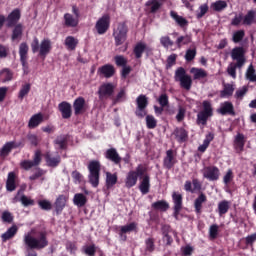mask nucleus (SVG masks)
I'll list each match as a JSON object with an SVG mask.
<instances>
[{
  "label": "nucleus",
  "mask_w": 256,
  "mask_h": 256,
  "mask_svg": "<svg viewBox=\"0 0 256 256\" xmlns=\"http://www.w3.org/2000/svg\"><path fill=\"white\" fill-rule=\"evenodd\" d=\"M158 103L162 107V111H164V107L169 105V97L167 93H161V95L158 97Z\"/></svg>",
  "instance_id": "nucleus-60"
},
{
  "label": "nucleus",
  "mask_w": 256,
  "mask_h": 256,
  "mask_svg": "<svg viewBox=\"0 0 256 256\" xmlns=\"http://www.w3.org/2000/svg\"><path fill=\"white\" fill-rule=\"evenodd\" d=\"M217 112L221 115H236L235 106L232 101H224L218 107Z\"/></svg>",
  "instance_id": "nucleus-14"
},
{
  "label": "nucleus",
  "mask_w": 256,
  "mask_h": 256,
  "mask_svg": "<svg viewBox=\"0 0 256 256\" xmlns=\"http://www.w3.org/2000/svg\"><path fill=\"white\" fill-rule=\"evenodd\" d=\"M25 256H38L36 249H45L49 245L47 231H37L35 235L32 233H25Z\"/></svg>",
  "instance_id": "nucleus-1"
},
{
  "label": "nucleus",
  "mask_w": 256,
  "mask_h": 256,
  "mask_svg": "<svg viewBox=\"0 0 256 256\" xmlns=\"http://www.w3.org/2000/svg\"><path fill=\"white\" fill-rule=\"evenodd\" d=\"M151 187L150 175L148 173L143 174L142 180L140 181V191L143 194L149 193Z\"/></svg>",
  "instance_id": "nucleus-26"
},
{
  "label": "nucleus",
  "mask_w": 256,
  "mask_h": 256,
  "mask_svg": "<svg viewBox=\"0 0 256 256\" xmlns=\"http://www.w3.org/2000/svg\"><path fill=\"white\" fill-rule=\"evenodd\" d=\"M78 43V39H76V37H73L72 35H68V37L65 38V46L69 51H75Z\"/></svg>",
  "instance_id": "nucleus-40"
},
{
  "label": "nucleus",
  "mask_w": 256,
  "mask_h": 256,
  "mask_svg": "<svg viewBox=\"0 0 256 256\" xmlns=\"http://www.w3.org/2000/svg\"><path fill=\"white\" fill-rule=\"evenodd\" d=\"M58 109L61 112L63 119H70V117H72V105L69 101H61L58 105Z\"/></svg>",
  "instance_id": "nucleus-19"
},
{
  "label": "nucleus",
  "mask_w": 256,
  "mask_h": 256,
  "mask_svg": "<svg viewBox=\"0 0 256 256\" xmlns=\"http://www.w3.org/2000/svg\"><path fill=\"white\" fill-rule=\"evenodd\" d=\"M115 73L116 69L111 63H106L105 65L98 67V74L102 75L103 77L110 78L113 77Z\"/></svg>",
  "instance_id": "nucleus-18"
},
{
  "label": "nucleus",
  "mask_w": 256,
  "mask_h": 256,
  "mask_svg": "<svg viewBox=\"0 0 256 256\" xmlns=\"http://www.w3.org/2000/svg\"><path fill=\"white\" fill-rule=\"evenodd\" d=\"M22 33H23V27L21 23H16L12 31V40L15 41L16 39H19V37H22Z\"/></svg>",
  "instance_id": "nucleus-50"
},
{
  "label": "nucleus",
  "mask_w": 256,
  "mask_h": 256,
  "mask_svg": "<svg viewBox=\"0 0 256 256\" xmlns=\"http://www.w3.org/2000/svg\"><path fill=\"white\" fill-rule=\"evenodd\" d=\"M110 23H111V17L109 14H105L102 15V17H100L98 19V21H96V31L98 32L99 35H104L105 33H107L108 29L110 28Z\"/></svg>",
  "instance_id": "nucleus-11"
},
{
  "label": "nucleus",
  "mask_w": 256,
  "mask_h": 256,
  "mask_svg": "<svg viewBox=\"0 0 256 256\" xmlns=\"http://www.w3.org/2000/svg\"><path fill=\"white\" fill-rule=\"evenodd\" d=\"M17 231H18L17 225H12L7 229V231L2 233L1 235L2 241H8L12 237H15V235L17 234Z\"/></svg>",
  "instance_id": "nucleus-36"
},
{
  "label": "nucleus",
  "mask_w": 256,
  "mask_h": 256,
  "mask_svg": "<svg viewBox=\"0 0 256 256\" xmlns=\"http://www.w3.org/2000/svg\"><path fill=\"white\" fill-rule=\"evenodd\" d=\"M54 145L58 147V149H67L68 147V135L62 134L58 135L56 139H54Z\"/></svg>",
  "instance_id": "nucleus-31"
},
{
  "label": "nucleus",
  "mask_w": 256,
  "mask_h": 256,
  "mask_svg": "<svg viewBox=\"0 0 256 256\" xmlns=\"http://www.w3.org/2000/svg\"><path fill=\"white\" fill-rule=\"evenodd\" d=\"M175 81H179L180 86L187 91H190L193 85V79L185 69V67H178L174 74Z\"/></svg>",
  "instance_id": "nucleus-3"
},
{
  "label": "nucleus",
  "mask_w": 256,
  "mask_h": 256,
  "mask_svg": "<svg viewBox=\"0 0 256 256\" xmlns=\"http://www.w3.org/2000/svg\"><path fill=\"white\" fill-rule=\"evenodd\" d=\"M218 234H219V225H217V223H213L212 225H210V228H209V236L211 239H216Z\"/></svg>",
  "instance_id": "nucleus-62"
},
{
  "label": "nucleus",
  "mask_w": 256,
  "mask_h": 256,
  "mask_svg": "<svg viewBox=\"0 0 256 256\" xmlns=\"http://www.w3.org/2000/svg\"><path fill=\"white\" fill-rule=\"evenodd\" d=\"M172 201L174 203L173 205V217L175 219H179V215L183 209V195L182 193H178L177 191H174L172 193Z\"/></svg>",
  "instance_id": "nucleus-10"
},
{
  "label": "nucleus",
  "mask_w": 256,
  "mask_h": 256,
  "mask_svg": "<svg viewBox=\"0 0 256 256\" xmlns=\"http://www.w3.org/2000/svg\"><path fill=\"white\" fill-rule=\"evenodd\" d=\"M234 143L236 148L240 149V151H243L246 143L245 135L243 133H237L234 139Z\"/></svg>",
  "instance_id": "nucleus-43"
},
{
  "label": "nucleus",
  "mask_w": 256,
  "mask_h": 256,
  "mask_svg": "<svg viewBox=\"0 0 256 256\" xmlns=\"http://www.w3.org/2000/svg\"><path fill=\"white\" fill-rule=\"evenodd\" d=\"M212 8L214 11H223V9L227 8V1H215V3H212Z\"/></svg>",
  "instance_id": "nucleus-61"
},
{
  "label": "nucleus",
  "mask_w": 256,
  "mask_h": 256,
  "mask_svg": "<svg viewBox=\"0 0 256 256\" xmlns=\"http://www.w3.org/2000/svg\"><path fill=\"white\" fill-rule=\"evenodd\" d=\"M235 91V87L232 83H224L222 91H220V97H231Z\"/></svg>",
  "instance_id": "nucleus-38"
},
{
  "label": "nucleus",
  "mask_w": 256,
  "mask_h": 256,
  "mask_svg": "<svg viewBox=\"0 0 256 256\" xmlns=\"http://www.w3.org/2000/svg\"><path fill=\"white\" fill-rule=\"evenodd\" d=\"M256 22V11L255 9H250L244 17H242V25L251 26Z\"/></svg>",
  "instance_id": "nucleus-27"
},
{
  "label": "nucleus",
  "mask_w": 256,
  "mask_h": 256,
  "mask_svg": "<svg viewBox=\"0 0 256 256\" xmlns=\"http://www.w3.org/2000/svg\"><path fill=\"white\" fill-rule=\"evenodd\" d=\"M105 157L106 159L112 161L115 165H119L121 167L122 157L115 147H110V149H106Z\"/></svg>",
  "instance_id": "nucleus-16"
},
{
  "label": "nucleus",
  "mask_w": 256,
  "mask_h": 256,
  "mask_svg": "<svg viewBox=\"0 0 256 256\" xmlns=\"http://www.w3.org/2000/svg\"><path fill=\"white\" fill-rule=\"evenodd\" d=\"M170 207V203L166 199H159L152 203V208L157 211H167Z\"/></svg>",
  "instance_id": "nucleus-34"
},
{
  "label": "nucleus",
  "mask_w": 256,
  "mask_h": 256,
  "mask_svg": "<svg viewBox=\"0 0 256 256\" xmlns=\"http://www.w3.org/2000/svg\"><path fill=\"white\" fill-rule=\"evenodd\" d=\"M73 201L75 205L83 207L84 205H86L88 199L84 193H75Z\"/></svg>",
  "instance_id": "nucleus-44"
},
{
  "label": "nucleus",
  "mask_w": 256,
  "mask_h": 256,
  "mask_svg": "<svg viewBox=\"0 0 256 256\" xmlns=\"http://www.w3.org/2000/svg\"><path fill=\"white\" fill-rule=\"evenodd\" d=\"M38 205L45 211H50L52 209V203L49 199H39Z\"/></svg>",
  "instance_id": "nucleus-55"
},
{
  "label": "nucleus",
  "mask_w": 256,
  "mask_h": 256,
  "mask_svg": "<svg viewBox=\"0 0 256 256\" xmlns=\"http://www.w3.org/2000/svg\"><path fill=\"white\" fill-rule=\"evenodd\" d=\"M192 42V37L191 35H181L180 37H178L176 39V45L179 49H181V47L183 45H189V43Z\"/></svg>",
  "instance_id": "nucleus-46"
},
{
  "label": "nucleus",
  "mask_w": 256,
  "mask_h": 256,
  "mask_svg": "<svg viewBox=\"0 0 256 256\" xmlns=\"http://www.w3.org/2000/svg\"><path fill=\"white\" fill-rule=\"evenodd\" d=\"M127 99V91L125 88L120 89L116 96L112 97V103L113 105H117V103H122L123 101H126Z\"/></svg>",
  "instance_id": "nucleus-39"
},
{
  "label": "nucleus",
  "mask_w": 256,
  "mask_h": 256,
  "mask_svg": "<svg viewBox=\"0 0 256 256\" xmlns=\"http://www.w3.org/2000/svg\"><path fill=\"white\" fill-rule=\"evenodd\" d=\"M246 78L249 79V81L256 82V69L251 63L246 71Z\"/></svg>",
  "instance_id": "nucleus-49"
},
{
  "label": "nucleus",
  "mask_w": 256,
  "mask_h": 256,
  "mask_svg": "<svg viewBox=\"0 0 256 256\" xmlns=\"http://www.w3.org/2000/svg\"><path fill=\"white\" fill-rule=\"evenodd\" d=\"M97 246L96 244H90V246H83L82 251L88 256L96 255Z\"/></svg>",
  "instance_id": "nucleus-54"
},
{
  "label": "nucleus",
  "mask_w": 256,
  "mask_h": 256,
  "mask_svg": "<svg viewBox=\"0 0 256 256\" xmlns=\"http://www.w3.org/2000/svg\"><path fill=\"white\" fill-rule=\"evenodd\" d=\"M41 161H42V153L38 149L37 151H35L33 155V160L23 159L22 161H20V167L22 169H25V171H29V169H32V167L40 165Z\"/></svg>",
  "instance_id": "nucleus-8"
},
{
  "label": "nucleus",
  "mask_w": 256,
  "mask_h": 256,
  "mask_svg": "<svg viewBox=\"0 0 256 256\" xmlns=\"http://www.w3.org/2000/svg\"><path fill=\"white\" fill-rule=\"evenodd\" d=\"M31 91V83H25L19 90V99H24L26 95Z\"/></svg>",
  "instance_id": "nucleus-56"
},
{
  "label": "nucleus",
  "mask_w": 256,
  "mask_h": 256,
  "mask_svg": "<svg viewBox=\"0 0 256 256\" xmlns=\"http://www.w3.org/2000/svg\"><path fill=\"white\" fill-rule=\"evenodd\" d=\"M19 143H15V141H7V143H5L0 151V157H7L9 155V153H11V151L15 148V147H19Z\"/></svg>",
  "instance_id": "nucleus-25"
},
{
  "label": "nucleus",
  "mask_w": 256,
  "mask_h": 256,
  "mask_svg": "<svg viewBox=\"0 0 256 256\" xmlns=\"http://www.w3.org/2000/svg\"><path fill=\"white\" fill-rule=\"evenodd\" d=\"M89 173V182L92 187H98L100 181V171H101V163L97 160L90 161L88 165Z\"/></svg>",
  "instance_id": "nucleus-5"
},
{
  "label": "nucleus",
  "mask_w": 256,
  "mask_h": 256,
  "mask_svg": "<svg viewBox=\"0 0 256 256\" xmlns=\"http://www.w3.org/2000/svg\"><path fill=\"white\" fill-rule=\"evenodd\" d=\"M143 53H145V43L139 41L134 46V55L136 59H141Z\"/></svg>",
  "instance_id": "nucleus-47"
},
{
  "label": "nucleus",
  "mask_w": 256,
  "mask_h": 256,
  "mask_svg": "<svg viewBox=\"0 0 256 256\" xmlns=\"http://www.w3.org/2000/svg\"><path fill=\"white\" fill-rule=\"evenodd\" d=\"M29 45L26 42L20 43L19 45V55H20V61L23 65L25 63V60L28 59L29 55Z\"/></svg>",
  "instance_id": "nucleus-33"
},
{
  "label": "nucleus",
  "mask_w": 256,
  "mask_h": 256,
  "mask_svg": "<svg viewBox=\"0 0 256 256\" xmlns=\"http://www.w3.org/2000/svg\"><path fill=\"white\" fill-rule=\"evenodd\" d=\"M190 73L193 74V79H205L208 77V72L206 69L200 68V67H191Z\"/></svg>",
  "instance_id": "nucleus-30"
},
{
  "label": "nucleus",
  "mask_w": 256,
  "mask_h": 256,
  "mask_svg": "<svg viewBox=\"0 0 256 256\" xmlns=\"http://www.w3.org/2000/svg\"><path fill=\"white\" fill-rule=\"evenodd\" d=\"M137 229V223L136 221H132L130 223H127L126 225H122L120 227V235H123L124 233H130L131 231H135Z\"/></svg>",
  "instance_id": "nucleus-45"
},
{
  "label": "nucleus",
  "mask_w": 256,
  "mask_h": 256,
  "mask_svg": "<svg viewBox=\"0 0 256 256\" xmlns=\"http://www.w3.org/2000/svg\"><path fill=\"white\" fill-rule=\"evenodd\" d=\"M31 49L33 53L39 51V56L45 58L52 50V41L51 39H43L41 43H39L38 37H34L31 43Z\"/></svg>",
  "instance_id": "nucleus-2"
},
{
  "label": "nucleus",
  "mask_w": 256,
  "mask_h": 256,
  "mask_svg": "<svg viewBox=\"0 0 256 256\" xmlns=\"http://www.w3.org/2000/svg\"><path fill=\"white\" fill-rule=\"evenodd\" d=\"M75 115H81L86 111V99L85 97H77L73 103Z\"/></svg>",
  "instance_id": "nucleus-20"
},
{
  "label": "nucleus",
  "mask_w": 256,
  "mask_h": 256,
  "mask_svg": "<svg viewBox=\"0 0 256 256\" xmlns=\"http://www.w3.org/2000/svg\"><path fill=\"white\" fill-rule=\"evenodd\" d=\"M45 159L49 167H57L59 163H61L60 155H56V157H52L51 153H46Z\"/></svg>",
  "instance_id": "nucleus-35"
},
{
  "label": "nucleus",
  "mask_w": 256,
  "mask_h": 256,
  "mask_svg": "<svg viewBox=\"0 0 256 256\" xmlns=\"http://www.w3.org/2000/svg\"><path fill=\"white\" fill-rule=\"evenodd\" d=\"M170 17L174 19V21L180 26V27H187L189 25L188 19L183 17L182 15H179L177 11H170Z\"/></svg>",
  "instance_id": "nucleus-29"
},
{
  "label": "nucleus",
  "mask_w": 256,
  "mask_h": 256,
  "mask_svg": "<svg viewBox=\"0 0 256 256\" xmlns=\"http://www.w3.org/2000/svg\"><path fill=\"white\" fill-rule=\"evenodd\" d=\"M177 163L176 155L174 149H167L166 155L163 158V167L165 169H172Z\"/></svg>",
  "instance_id": "nucleus-13"
},
{
  "label": "nucleus",
  "mask_w": 256,
  "mask_h": 256,
  "mask_svg": "<svg viewBox=\"0 0 256 256\" xmlns=\"http://www.w3.org/2000/svg\"><path fill=\"white\" fill-rule=\"evenodd\" d=\"M208 201V197L206 193L201 192L199 193L198 197H196L194 201V206H195V212L198 214H201L203 211V203H206Z\"/></svg>",
  "instance_id": "nucleus-21"
},
{
  "label": "nucleus",
  "mask_w": 256,
  "mask_h": 256,
  "mask_svg": "<svg viewBox=\"0 0 256 256\" xmlns=\"http://www.w3.org/2000/svg\"><path fill=\"white\" fill-rule=\"evenodd\" d=\"M137 185V169L128 171L125 179V186L128 188Z\"/></svg>",
  "instance_id": "nucleus-23"
},
{
  "label": "nucleus",
  "mask_w": 256,
  "mask_h": 256,
  "mask_svg": "<svg viewBox=\"0 0 256 256\" xmlns=\"http://www.w3.org/2000/svg\"><path fill=\"white\" fill-rule=\"evenodd\" d=\"M235 175L233 173V169H228L223 177V182L225 183V185H229V183H231V181H233Z\"/></svg>",
  "instance_id": "nucleus-64"
},
{
  "label": "nucleus",
  "mask_w": 256,
  "mask_h": 256,
  "mask_svg": "<svg viewBox=\"0 0 256 256\" xmlns=\"http://www.w3.org/2000/svg\"><path fill=\"white\" fill-rule=\"evenodd\" d=\"M146 7H150V13H157L162 7L160 0H149L145 3Z\"/></svg>",
  "instance_id": "nucleus-42"
},
{
  "label": "nucleus",
  "mask_w": 256,
  "mask_h": 256,
  "mask_svg": "<svg viewBox=\"0 0 256 256\" xmlns=\"http://www.w3.org/2000/svg\"><path fill=\"white\" fill-rule=\"evenodd\" d=\"M64 23L66 27H76L77 19H74V15H72V13H65Z\"/></svg>",
  "instance_id": "nucleus-48"
},
{
  "label": "nucleus",
  "mask_w": 256,
  "mask_h": 256,
  "mask_svg": "<svg viewBox=\"0 0 256 256\" xmlns=\"http://www.w3.org/2000/svg\"><path fill=\"white\" fill-rule=\"evenodd\" d=\"M244 37H245V30L239 29L238 31H234L232 35V41L234 43H240L241 41H243Z\"/></svg>",
  "instance_id": "nucleus-51"
},
{
  "label": "nucleus",
  "mask_w": 256,
  "mask_h": 256,
  "mask_svg": "<svg viewBox=\"0 0 256 256\" xmlns=\"http://www.w3.org/2000/svg\"><path fill=\"white\" fill-rule=\"evenodd\" d=\"M156 249L155 237H147L145 239V253H153Z\"/></svg>",
  "instance_id": "nucleus-41"
},
{
  "label": "nucleus",
  "mask_w": 256,
  "mask_h": 256,
  "mask_svg": "<svg viewBox=\"0 0 256 256\" xmlns=\"http://www.w3.org/2000/svg\"><path fill=\"white\" fill-rule=\"evenodd\" d=\"M20 19H21L20 9H13V11H11V13H9V15L6 17L7 27H16Z\"/></svg>",
  "instance_id": "nucleus-17"
},
{
  "label": "nucleus",
  "mask_w": 256,
  "mask_h": 256,
  "mask_svg": "<svg viewBox=\"0 0 256 256\" xmlns=\"http://www.w3.org/2000/svg\"><path fill=\"white\" fill-rule=\"evenodd\" d=\"M128 25L126 23H119L117 28L114 29L113 37L116 47L123 45L128 38Z\"/></svg>",
  "instance_id": "nucleus-6"
},
{
  "label": "nucleus",
  "mask_w": 256,
  "mask_h": 256,
  "mask_svg": "<svg viewBox=\"0 0 256 256\" xmlns=\"http://www.w3.org/2000/svg\"><path fill=\"white\" fill-rule=\"evenodd\" d=\"M231 58L236 61V69L243 67L245 65V49L243 47H234L231 51Z\"/></svg>",
  "instance_id": "nucleus-9"
},
{
  "label": "nucleus",
  "mask_w": 256,
  "mask_h": 256,
  "mask_svg": "<svg viewBox=\"0 0 256 256\" xmlns=\"http://www.w3.org/2000/svg\"><path fill=\"white\" fill-rule=\"evenodd\" d=\"M43 121H44L43 113H35L30 117L28 122V127L30 129H35V127H38V125L43 123Z\"/></svg>",
  "instance_id": "nucleus-24"
},
{
  "label": "nucleus",
  "mask_w": 256,
  "mask_h": 256,
  "mask_svg": "<svg viewBox=\"0 0 256 256\" xmlns=\"http://www.w3.org/2000/svg\"><path fill=\"white\" fill-rule=\"evenodd\" d=\"M196 55H197V49L196 48H194V49H187L186 53H185V60L187 62L194 61Z\"/></svg>",
  "instance_id": "nucleus-63"
},
{
  "label": "nucleus",
  "mask_w": 256,
  "mask_h": 256,
  "mask_svg": "<svg viewBox=\"0 0 256 256\" xmlns=\"http://www.w3.org/2000/svg\"><path fill=\"white\" fill-rule=\"evenodd\" d=\"M255 241H256V231L254 233H250L249 235H246L245 237L246 247H251V249H254Z\"/></svg>",
  "instance_id": "nucleus-53"
},
{
  "label": "nucleus",
  "mask_w": 256,
  "mask_h": 256,
  "mask_svg": "<svg viewBox=\"0 0 256 256\" xmlns=\"http://www.w3.org/2000/svg\"><path fill=\"white\" fill-rule=\"evenodd\" d=\"M221 175V171L217 165H208L204 168L203 176L209 181H217Z\"/></svg>",
  "instance_id": "nucleus-12"
},
{
  "label": "nucleus",
  "mask_w": 256,
  "mask_h": 256,
  "mask_svg": "<svg viewBox=\"0 0 256 256\" xmlns=\"http://www.w3.org/2000/svg\"><path fill=\"white\" fill-rule=\"evenodd\" d=\"M67 201L66 195H58L55 200V209L57 213H62Z\"/></svg>",
  "instance_id": "nucleus-37"
},
{
  "label": "nucleus",
  "mask_w": 256,
  "mask_h": 256,
  "mask_svg": "<svg viewBox=\"0 0 256 256\" xmlns=\"http://www.w3.org/2000/svg\"><path fill=\"white\" fill-rule=\"evenodd\" d=\"M17 175L15 171H10L8 173L7 181H6V189L7 191H15L17 189L16 183Z\"/></svg>",
  "instance_id": "nucleus-22"
},
{
  "label": "nucleus",
  "mask_w": 256,
  "mask_h": 256,
  "mask_svg": "<svg viewBox=\"0 0 256 256\" xmlns=\"http://www.w3.org/2000/svg\"><path fill=\"white\" fill-rule=\"evenodd\" d=\"M231 207V202L227 199H222V201H219L217 211L220 217H223L226 213H228L229 209Z\"/></svg>",
  "instance_id": "nucleus-28"
},
{
  "label": "nucleus",
  "mask_w": 256,
  "mask_h": 256,
  "mask_svg": "<svg viewBox=\"0 0 256 256\" xmlns=\"http://www.w3.org/2000/svg\"><path fill=\"white\" fill-rule=\"evenodd\" d=\"M160 43L166 49L174 45V41L171 39V37H169V35H164L163 37H160Z\"/></svg>",
  "instance_id": "nucleus-58"
},
{
  "label": "nucleus",
  "mask_w": 256,
  "mask_h": 256,
  "mask_svg": "<svg viewBox=\"0 0 256 256\" xmlns=\"http://www.w3.org/2000/svg\"><path fill=\"white\" fill-rule=\"evenodd\" d=\"M138 103L140 104V107L142 108L143 111H147V107L149 105L147 95H144V94L138 95Z\"/></svg>",
  "instance_id": "nucleus-59"
},
{
  "label": "nucleus",
  "mask_w": 256,
  "mask_h": 256,
  "mask_svg": "<svg viewBox=\"0 0 256 256\" xmlns=\"http://www.w3.org/2000/svg\"><path fill=\"white\" fill-rule=\"evenodd\" d=\"M146 125L148 129H155L157 127V119L154 115H147L146 113Z\"/></svg>",
  "instance_id": "nucleus-57"
},
{
  "label": "nucleus",
  "mask_w": 256,
  "mask_h": 256,
  "mask_svg": "<svg viewBox=\"0 0 256 256\" xmlns=\"http://www.w3.org/2000/svg\"><path fill=\"white\" fill-rule=\"evenodd\" d=\"M173 135L178 143H185L189 139V131L185 127H175Z\"/></svg>",
  "instance_id": "nucleus-15"
},
{
  "label": "nucleus",
  "mask_w": 256,
  "mask_h": 256,
  "mask_svg": "<svg viewBox=\"0 0 256 256\" xmlns=\"http://www.w3.org/2000/svg\"><path fill=\"white\" fill-rule=\"evenodd\" d=\"M0 79L3 82L11 81L13 79V71L11 69H3L0 73Z\"/></svg>",
  "instance_id": "nucleus-52"
},
{
  "label": "nucleus",
  "mask_w": 256,
  "mask_h": 256,
  "mask_svg": "<svg viewBox=\"0 0 256 256\" xmlns=\"http://www.w3.org/2000/svg\"><path fill=\"white\" fill-rule=\"evenodd\" d=\"M118 181V173H111V171H106V188L111 189L116 185Z\"/></svg>",
  "instance_id": "nucleus-32"
},
{
  "label": "nucleus",
  "mask_w": 256,
  "mask_h": 256,
  "mask_svg": "<svg viewBox=\"0 0 256 256\" xmlns=\"http://www.w3.org/2000/svg\"><path fill=\"white\" fill-rule=\"evenodd\" d=\"M115 93V85L113 83H102L98 88V98L100 101H105L109 97L113 100Z\"/></svg>",
  "instance_id": "nucleus-7"
},
{
  "label": "nucleus",
  "mask_w": 256,
  "mask_h": 256,
  "mask_svg": "<svg viewBox=\"0 0 256 256\" xmlns=\"http://www.w3.org/2000/svg\"><path fill=\"white\" fill-rule=\"evenodd\" d=\"M202 110L197 113L198 125H207L209 117L214 115V109L211 101L205 100L202 102Z\"/></svg>",
  "instance_id": "nucleus-4"
}]
</instances>
